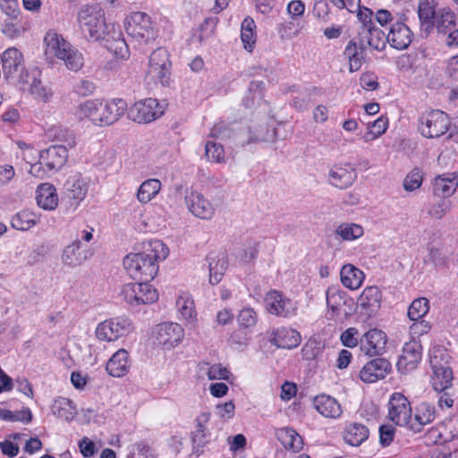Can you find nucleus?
Returning a JSON list of instances; mask_svg holds the SVG:
<instances>
[{"label": "nucleus", "instance_id": "nucleus-1", "mask_svg": "<svg viewBox=\"0 0 458 458\" xmlns=\"http://www.w3.org/2000/svg\"><path fill=\"white\" fill-rule=\"evenodd\" d=\"M168 254L169 249L162 241L150 240L145 243L142 252L128 254L123 259V267L132 279L149 283L158 272L157 262Z\"/></svg>", "mask_w": 458, "mask_h": 458}, {"label": "nucleus", "instance_id": "nucleus-2", "mask_svg": "<svg viewBox=\"0 0 458 458\" xmlns=\"http://www.w3.org/2000/svg\"><path fill=\"white\" fill-rule=\"evenodd\" d=\"M127 111V103L123 98H93L79 104L74 115L79 121H89L94 126H110L119 121Z\"/></svg>", "mask_w": 458, "mask_h": 458}, {"label": "nucleus", "instance_id": "nucleus-3", "mask_svg": "<svg viewBox=\"0 0 458 458\" xmlns=\"http://www.w3.org/2000/svg\"><path fill=\"white\" fill-rule=\"evenodd\" d=\"M77 21L81 33L88 40L100 41L109 30L105 12L98 4L82 6Z\"/></svg>", "mask_w": 458, "mask_h": 458}, {"label": "nucleus", "instance_id": "nucleus-4", "mask_svg": "<svg viewBox=\"0 0 458 458\" xmlns=\"http://www.w3.org/2000/svg\"><path fill=\"white\" fill-rule=\"evenodd\" d=\"M44 41L46 44V53L54 55L58 59L63 60L69 70L77 72L82 68L84 64L82 54L61 35L48 32Z\"/></svg>", "mask_w": 458, "mask_h": 458}, {"label": "nucleus", "instance_id": "nucleus-5", "mask_svg": "<svg viewBox=\"0 0 458 458\" xmlns=\"http://www.w3.org/2000/svg\"><path fill=\"white\" fill-rule=\"evenodd\" d=\"M449 354L443 347L437 346L430 351L431 384L437 392L445 391L452 386L454 376L449 366Z\"/></svg>", "mask_w": 458, "mask_h": 458}, {"label": "nucleus", "instance_id": "nucleus-6", "mask_svg": "<svg viewBox=\"0 0 458 458\" xmlns=\"http://www.w3.org/2000/svg\"><path fill=\"white\" fill-rule=\"evenodd\" d=\"M124 27L127 34L140 43L148 44L157 37L150 17L145 13H132L126 18Z\"/></svg>", "mask_w": 458, "mask_h": 458}, {"label": "nucleus", "instance_id": "nucleus-7", "mask_svg": "<svg viewBox=\"0 0 458 458\" xmlns=\"http://www.w3.org/2000/svg\"><path fill=\"white\" fill-rule=\"evenodd\" d=\"M171 62L168 52L164 48H157L149 56L148 68L146 73L148 83L168 84L171 75Z\"/></svg>", "mask_w": 458, "mask_h": 458}, {"label": "nucleus", "instance_id": "nucleus-8", "mask_svg": "<svg viewBox=\"0 0 458 458\" xmlns=\"http://www.w3.org/2000/svg\"><path fill=\"white\" fill-rule=\"evenodd\" d=\"M133 329L131 319L127 317H117L99 323L95 334L98 340L113 342L129 335Z\"/></svg>", "mask_w": 458, "mask_h": 458}, {"label": "nucleus", "instance_id": "nucleus-9", "mask_svg": "<svg viewBox=\"0 0 458 458\" xmlns=\"http://www.w3.org/2000/svg\"><path fill=\"white\" fill-rule=\"evenodd\" d=\"M128 117L138 123H148L161 117L165 113V105L156 98H145L135 102L128 109Z\"/></svg>", "mask_w": 458, "mask_h": 458}, {"label": "nucleus", "instance_id": "nucleus-10", "mask_svg": "<svg viewBox=\"0 0 458 458\" xmlns=\"http://www.w3.org/2000/svg\"><path fill=\"white\" fill-rule=\"evenodd\" d=\"M449 116L440 110H432L423 114L420 119L419 129L422 136L429 139L444 135L449 129Z\"/></svg>", "mask_w": 458, "mask_h": 458}, {"label": "nucleus", "instance_id": "nucleus-11", "mask_svg": "<svg viewBox=\"0 0 458 458\" xmlns=\"http://www.w3.org/2000/svg\"><path fill=\"white\" fill-rule=\"evenodd\" d=\"M210 412H201L194 420V428L191 432V442L195 453L202 454L204 448L212 441V434L208 428Z\"/></svg>", "mask_w": 458, "mask_h": 458}, {"label": "nucleus", "instance_id": "nucleus-12", "mask_svg": "<svg viewBox=\"0 0 458 458\" xmlns=\"http://www.w3.org/2000/svg\"><path fill=\"white\" fill-rule=\"evenodd\" d=\"M152 334L158 345L169 350L182 342L184 330L179 324L170 322L157 325Z\"/></svg>", "mask_w": 458, "mask_h": 458}, {"label": "nucleus", "instance_id": "nucleus-13", "mask_svg": "<svg viewBox=\"0 0 458 458\" xmlns=\"http://www.w3.org/2000/svg\"><path fill=\"white\" fill-rule=\"evenodd\" d=\"M421 351L422 347L419 341L411 340L405 343L396 363L398 371L406 374L414 370L421 360Z\"/></svg>", "mask_w": 458, "mask_h": 458}, {"label": "nucleus", "instance_id": "nucleus-14", "mask_svg": "<svg viewBox=\"0 0 458 458\" xmlns=\"http://www.w3.org/2000/svg\"><path fill=\"white\" fill-rule=\"evenodd\" d=\"M388 417L398 426H406L411 418V407L408 399L401 393H394L388 403Z\"/></svg>", "mask_w": 458, "mask_h": 458}, {"label": "nucleus", "instance_id": "nucleus-15", "mask_svg": "<svg viewBox=\"0 0 458 458\" xmlns=\"http://www.w3.org/2000/svg\"><path fill=\"white\" fill-rule=\"evenodd\" d=\"M184 201L190 212L201 219H210L215 212L213 205L200 193L186 190Z\"/></svg>", "mask_w": 458, "mask_h": 458}, {"label": "nucleus", "instance_id": "nucleus-16", "mask_svg": "<svg viewBox=\"0 0 458 458\" xmlns=\"http://www.w3.org/2000/svg\"><path fill=\"white\" fill-rule=\"evenodd\" d=\"M386 334L377 328L369 330L360 338V349L369 356L381 354L386 348Z\"/></svg>", "mask_w": 458, "mask_h": 458}, {"label": "nucleus", "instance_id": "nucleus-17", "mask_svg": "<svg viewBox=\"0 0 458 458\" xmlns=\"http://www.w3.org/2000/svg\"><path fill=\"white\" fill-rule=\"evenodd\" d=\"M267 310L279 317H289L294 313L295 307L292 301L278 291H270L265 298Z\"/></svg>", "mask_w": 458, "mask_h": 458}, {"label": "nucleus", "instance_id": "nucleus-18", "mask_svg": "<svg viewBox=\"0 0 458 458\" xmlns=\"http://www.w3.org/2000/svg\"><path fill=\"white\" fill-rule=\"evenodd\" d=\"M391 371V363L383 358L367 362L360 371V378L365 383H374L386 377Z\"/></svg>", "mask_w": 458, "mask_h": 458}, {"label": "nucleus", "instance_id": "nucleus-19", "mask_svg": "<svg viewBox=\"0 0 458 458\" xmlns=\"http://www.w3.org/2000/svg\"><path fill=\"white\" fill-rule=\"evenodd\" d=\"M111 27L112 28L104 36V38L100 40L102 45L116 57L122 59L129 58V47L123 38L122 31L119 29H115L114 25H111Z\"/></svg>", "mask_w": 458, "mask_h": 458}, {"label": "nucleus", "instance_id": "nucleus-20", "mask_svg": "<svg viewBox=\"0 0 458 458\" xmlns=\"http://www.w3.org/2000/svg\"><path fill=\"white\" fill-rule=\"evenodd\" d=\"M41 164H44L50 170L62 168L68 159L67 146L56 144L50 146L39 153Z\"/></svg>", "mask_w": 458, "mask_h": 458}, {"label": "nucleus", "instance_id": "nucleus-21", "mask_svg": "<svg viewBox=\"0 0 458 458\" xmlns=\"http://www.w3.org/2000/svg\"><path fill=\"white\" fill-rule=\"evenodd\" d=\"M268 341L277 348L293 349L301 344V337L295 329L281 327L271 332Z\"/></svg>", "mask_w": 458, "mask_h": 458}, {"label": "nucleus", "instance_id": "nucleus-22", "mask_svg": "<svg viewBox=\"0 0 458 458\" xmlns=\"http://www.w3.org/2000/svg\"><path fill=\"white\" fill-rule=\"evenodd\" d=\"M358 39L360 40V48L369 47L377 51L383 50L387 41L385 32L375 25L369 29L359 30Z\"/></svg>", "mask_w": 458, "mask_h": 458}, {"label": "nucleus", "instance_id": "nucleus-23", "mask_svg": "<svg viewBox=\"0 0 458 458\" xmlns=\"http://www.w3.org/2000/svg\"><path fill=\"white\" fill-rule=\"evenodd\" d=\"M412 33L409 27L403 22L392 25L386 36L387 42L396 49H405L411 42Z\"/></svg>", "mask_w": 458, "mask_h": 458}, {"label": "nucleus", "instance_id": "nucleus-24", "mask_svg": "<svg viewBox=\"0 0 458 458\" xmlns=\"http://www.w3.org/2000/svg\"><path fill=\"white\" fill-rule=\"evenodd\" d=\"M313 405L317 411L326 418L337 419L343 413L337 400L327 394L317 395L313 400Z\"/></svg>", "mask_w": 458, "mask_h": 458}, {"label": "nucleus", "instance_id": "nucleus-25", "mask_svg": "<svg viewBox=\"0 0 458 458\" xmlns=\"http://www.w3.org/2000/svg\"><path fill=\"white\" fill-rule=\"evenodd\" d=\"M4 76L8 79L20 70H23V55L15 47L6 49L1 56Z\"/></svg>", "mask_w": 458, "mask_h": 458}, {"label": "nucleus", "instance_id": "nucleus-26", "mask_svg": "<svg viewBox=\"0 0 458 458\" xmlns=\"http://www.w3.org/2000/svg\"><path fill=\"white\" fill-rule=\"evenodd\" d=\"M356 179V172L352 167L335 166L329 171L328 182L331 185L346 189L350 187Z\"/></svg>", "mask_w": 458, "mask_h": 458}, {"label": "nucleus", "instance_id": "nucleus-27", "mask_svg": "<svg viewBox=\"0 0 458 458\" xmlns=\"http://www.w3.org/2000/svg\"><path fill=\"white\" fill-rule=\"evenodd\" d=\"M129 368V353L126 350L120 349L109 359L106 369L110 376L121 377L128 373Z\"/></svg>", "mask_w": 458, "mask_h": 458}, {"label": "nucleus", "instance_id": "nucleus-28", "mask_svg": "<svg viewBox=\"0 0 458 458\" xmlns=\"http://www.w3.org/2000/svg\"><path fill=\"white\" fill-rule=\"evenodd\" d=\"M64 188L66 196L79 204L87 195L88 182L80 175H73L66 180Z\"/></svg>", "mask_w": 458, "mask_h": 458}, {"label": "nucleus", "instance_id": "nucleus-29", "mask_svg": "<svg viewBox=\"0 0 458 458\" xmlns=\"http://www.w3.org/2000/svg\"><path fill=\"white\" fill-rule=\"evenodd\" d=\"M360 47V40L358 39V41H356L355 39H352L344 48V55L349 62L350 72L359 71L365 61L364 51L366 48Z\"/></svg>", "mask_w": 458, "mask_h": 458}, {"label": "nucleus", "instance_id": "nucleus-30", "mask_svg": "<svg viewBox=\"0 0 458 458\" xmlns=\"http://www.w3.org/2000/svg\"><path fill=\"white\" fill-rule=\"evenodd\" d=\"M458 187V177L455 174H444L434 179V193L439 197H449Z\"/></svg>", "mask_w": 458, "mask_h": 458}, {"label": "nucleus", "instance_id": "nucleus-31", "mask_svg": "<svg viewBox=\"0 0 458 458\" xmlns=\"http://www.w3.org/2000/svg\"><path fill=\"white\" fill-rule=\"evenodd\" d=\"M37 203L45 210H54L58 205V196L54 185L42 183L37 189Z\"/></svg>", "mask_w": 458, "mask_h": 458}, {"label": "nucleus", "instance_id": "nucleus-32", "mask_svg": "<svg viewBox=\"0 0 458 458\" xmlns=\"http://www.w3.org/2000/svg\"><path fill=\"white\" fill-rule=\"evenodd\" d=\"M381 301V292L377 286L366 287L358 299L359 305L367 313L377 310Z\"/></svg>", "mask_w": 458, "mask_h": 458}, {"label": "nucleus", "instance_id": "nucleus-33", "mask_svg": "<svg viewBox=\"0 0 458 458\" xmlns=\"http://www.w3.org/2000/svg\"><path fill=\"white\" fill-rule=\"evenodd\" d=\"M340 276L342 284L351 290L358 289L364 280L363 272L352 264L344 265Z\"/></svg>", "mask_w": 458, "mask_h": 458}, {"label": "nucleus", "instance_id": "nucleus-34", "mask_svg": "<svg viewBox=\"0 0 458 458\" xmlns=\"http://www.w3.org/2000/svg\"><path fill=\"white\" fill-rule=\"evenodd\" d=\"M276 437L278 441L288 450L299 452L302 448V439L301 436L291 428H282L276 431Z\"/></svg>", "mask_w": 458, "mask_h": 458}, {"label": "nucleus", "instance_id": "nucleus-35", "mask_svg": "<svg viewBox=\"0 0 458 458\" xmlns=\"http://www.w3.org/2000/svg\"><path fill=\"white\" fill-rule=\"evenodd\" d=\"M209 267V282L218 284L227 268V260L224 255L209 254L207 258Z\"/></svg>", "mask_w": 458, "mask_h": 458}, {"label": "nucleus", "instance_id": "nucleus-36", "mask_svg": "<svg viewBox=\"0 0 458 458\" xmlns=\"http://www.w3.org/2000/svg\"><path fill=\"white\" fill-rule=\"evenodd\" d=\"M437 11L430 0H420L418 8V14L420 21L421 28L427 32L434 28L435 17Z\"/></svg>", "mask_w": 458, "mask_h": 458}, {"label": "nucleus", "instance_id": "nucleus-37", "mask_svg": "<svg viewBox=\"0 0 458 458\" xmlns=\"http://www.w3.org/2000/svg\"><path fill=\"white\" fill-rule=\"evenodd\" d=\"M81 242L79 239L64 247L62 253V262L68 267H75L81 265L85 257L80 251Z\"/></svg>", "mask_w": 458, "mask_h": 458}, {"label": "nucleus", "instance_id": "nucleus-38", "mask_svg": "<svg viewBox=\"0 0 458 458\" xmlns=\"http://www.w3.org/2000/svg\"><path fill=\"white\" fill-rule=\"evenodd\" d=\"M369 435V428L360 423H352L348 426L344 432V441L353 446L360 445L368 439Z\"/></svg>", "mask_w": 458, "mask_h": 458}, {"label": "nucleus", "instance_id": "nucleus-39", "mask_svg": "<svg viewBox=\"0 0 458 458\" xmlns=\"http://www.w3.org/2000/svg\"><path fill=\"white\" fill-rule=\"evenodd\" d=\"M363 234V227L360 225L355 223H341L335 229V237L344 242L355 241L362 237Z\"/></svg>", "mask_w": 458, "mask_h": 458}, {"label": "nucleus", "instance_id": "nucleus-40", "mask_svg": "<svg viewBox=\"0 0 458 458\" xmlns=\"http://www.w3.org/2000/svg\"><path fill=\"white\" fill-rule=\"evenodd\" d=\"M51 410L55 416L65 420H72L76 415V409L72 401L64 397L56 398Z\"/></svg>", "mask_w": 458, "mask_h": 458}, {"label": "nucleus", "instance_id": "nucleus-41", "mask_svg": "<svg viewBox=\"0 0 458 458\" xmlns=\"http://www.w3.org/2000/svg\"><path fill=\"white\" fill-rule=\"evenodd\" d=\"M161 189V182L157 179H148L143 182L137 192V199L140 203L146 204L157 196Z\"/></svg>", "mask_w": 458, "mask_h": 458}, {"label": "nucleus", "instance_id": "nucleus-42", "mask_svg": "<svg viewBox=\"0 0 458 458\" xmlns=\"http://www.w3.org/2000/svg\"><path fill=\"white\" fill-rule=\"evenodd\" d=\"M135 293L137 296V306L140 304L153 303L158 299V293L156 289L148 283L138 281L134 283Z\"/></svg>", "mask_w": 458, "mask_h": 458}, {"label": "nucleus", "instance_id": "nucleus-43", "mask_svg": "<svg viewBox=\"0 0 458 458\" xmlns=\"http://www.w3.org/2000/svg\"><path fill=\"white\" fill-rule=\"evenodd\" d=\"M38 221L37 214L30 210H22L13 216L11 224L13 228L25 231L34 226Z\"/></svg>", "mask_w": 458, "mask_h": 458}, {"label": "nucleus", "instance_id": "nucleus-44", "mask_svg": "<svg viewBox=\"0 0 458 458\" xmlns=\"http://www.w3.org/2000/svg\"><path fill=\"white\" fill-rule=\"evenodd\" d=\"M435 27L439 33L445 34L455 24L454 13L446 8H442L437 11L435 17Z\"/></svg>", "mask_w": 458, "mask_h": 458}, {"label": "nucleus", "instance_id": "nucleus-45", "mask_svg": "<svg viewBox=\"0 0 458 458\" xmlns=\"http://www.w3.org/2000/svg\"><path fill=\"white\" fill-rule=\"evenodd\" d=\"M255 29L256 24L251 18H245L242 22L241 38L244 48L249 52L252 51V48L256 43L257 37Z\"/></svg>", "mask_w": 458, "mask_h": 458}, {"label": "nucleus", "instance_id": "nucleus-46", "mask_svg": "<svg viewBox=\"0 0 458 458\" xmlns=\"http://www.w3.org/2000/svg\"><path fill=\"white\" fill-rule=\"evenodd\" d=\"M40 76L41 72L37 67L21 70L18 79V84L21 89L29 92V90L38 82Z\"/></svg>", "mask_w": 458, "mask_h": 458}, {"label": "nucleus", "instance_id": "nucleus-47", "mask_svg": "<svg viewBox=\"0 0 458 458\" xmlns=\"http://www.w3.org/2000/svg\"><path fill=\"white\" fill-rule=\"evenodd\" d=\"M176 307L182 317L187 321H193L197 316L193 299L189 294H182L176 300Z\"/></svg>", "mask_w": 458, "mask_h": 458}, {"label": "nucleus", "instance_id": "nucleus-48", "mask_svg": "<svg viewBox=\"0 0 458 458\" xmlns=\"http://www.w3.org/2000/svg\"><path fill=\"white\" fill-rule=\"evenodd\" d=\"M218 19L216 17H209L204 20L199 25V29L193 34V38L199 43H203L211 37H213Z\"/></svg>", "mask_w": 458, "mask_h": 458}, {"label": "nucleus", "instance_id": "nucleus-49", "mask_svg": "<svg viewBox=\"0 0 458 458\" xmlns=\"http://www.w3.org/2000/svg\"><path fill=\"white\" fill-rule=\"evenodd\" d=\"M263 81H251L248 92L243 98V104L246 107L250 108L260 102L263 98Z\"/></svg>", "mask_w": 458, "mask_h": 458}, {"label": "nucleus", "instance_id": "nucleus-50", "mask_svg": "<svg viewBox=\"0 0 458 458\" xmlns=\"http://www.w3.org/2000/svg\"><path fill=\"white\" fill-rule=\"evenodd\" d=\"M429 310V301L427 298L415 299L408 309V317L411 320L422 318Z\"/></svg>", "mask_w": 458, "mask_h": 458}, {"label": "nucleus", "instance_id": "nucleus-51", "mask_svg": "<svg viewBox=\"0 0 458 458\" xmlns=\"http://www.w3.org/2000/svg\"><path fill=\"white\" fill-rule=\"evenodd\" d=\"M442 430L439 432V437L444 442L451 441L455 437H458V415H454L445 420L442 426Z\"/></svg>", "mask_w": 458, "mask_h": 458}, {"label": "nucleus", "instance_id": "nucleus-52", "mask_svg": "<svg viewBox=\"0 0 458 458\" xmlns=\"http://www.w3.org/2000/svg\"><path fill=\"white\" fill-rule=\"evenodd\" d=\"M436 417L435 407L428 403H421L416 409L415 420L420 425H427Z\"/></svg>", "mask_w": 458, "mask_h": 458}, {"label": "nucleus", "instance_id": "nucleus-53", "mask_svg": "<svg viewBox=\"0 0 458 458\" xmlns=\"http://www.w3.org/2000/svg\"><path fill=\"white\" fill-rule=\"evenodd\" d=\"M424 173L421 169L413 168L404 178L403 187L406 191H413L421 186Z\"/></svg>", "mask_w": 458, "mask_h": 458}, {"label": "nucleus", "instance_id": "nucleus-54", "mask_svg": "<svg viewBox=\"0 0 458 458\" xmlns=\"http://www.w3.org/2000/svg\"><path fill=\"white\" fill-rule=\"evenodd\" d=\"M49 137H52L55 140L64 143L63 145L68 148H73L75 146V139L73 134L67 129H62L60 127H53L48 131Z\"/></svg>", "mask_w": 458, "mask_h": 458}, {"label": "nucleus", "instance_id": "nucleus-55", "mask_svg": "<svg viewBox=\"0 0 458 458\" xmlns=\"http://www.w3.org/2000/svg\"><path fill=\"white\" fill-rule=\"evenodd\" d=\"M0 419L5 421H24L28 423L31 421L32 414L30 410L28 408L16 412H13L5 409H0Z\"/></svg>", "mask_w": 458, "mask_h": 458}, {"label": "nucleus", "instance_id": "nucleus-56", "mask_svg": "<svg viewBox=\"0 0 458 458\" xmlns=\"http://www.w3.org/2000/svg\"><path fill=\"white\" fill-rule=\"evenodd\" d=\"M344 303L341 292L335 288H328L327 291V305L331 310L332 317L338 314L341 306Z\"/></svg>", "mask_w": 458, "mask_h": 458}, {"label": "nucleus", "instance_id": "nucleus-57", "mask_svg": "<svg viewBox=\"0 0 458 458\" xmlns=\"http://www.w3.org/2000/svg\"><path fill=\"white\" fill-rule=\"evenodd\" d=\"M205 155L209 161L215 163L225 162V149L221 144L208 141L205 146Z\"/></svg>", "mask_w": 458, "mask_h": 458}, {"label": "nucleus", "instance_id": "nucleus-58", "mask_svg": "<svg viewBox=\"0 0 458 458\" xmlns=\"http://www.w3.org/2000/svg\"><path fill=\"white\" fill-rule=\"evenodd\" d=\"M35 99L47 103L53 97V91L50 87L42 83L41 79L37 82L29 92Z\"/></svg>", "mask_w": 458, "mask_h": 458}, {"label": "nucleus", "instance_id": "nucleus-59", "mask_svg": "<svg viewBox=\"0 0 458 458\" xmlns=\"http://www.w3.org/2000/svg\"><path fill=\"white\" fill-rule=\"evenodd\" d=\"M258 316L256 311L251 308L242 309L238 315V322L242 327L249 328L256 325Z\"/></svg>", "mask_w": 458, "mask_h": 458}, {"label": "nucleus", "instance_id": "nucleus-60", "mask_svg": "<svg viewBox=\"0 0 458 458\" xmlns=\"http://www.w3.org/2000/svg\"><path fill=\"white\" fill-rule=\"evenodd\" d=\"M360 335L359 331L355 327H350L346 329L341 335V341L343 344L349 348H353L360 344Z\"/></svg>", "mask_w": 458, "mask_h": 458}, {"label": "nucleus", "instance_id": "nucleus-61", "mask_svg": "<svg viewBox=\"0 0 458 458\" xmlns=\"http://www.w3.org/2000/svg\"><path fill=\"white\" fill-rule=\"evenodd\" d=\"M357 17L361 24L360 30L369 29L375 25L373 21L374 13L369 8L360 7Z\"/></svg>", "mask_w": 458, "mask_h": 458}, {"label": "nucleus", "instance_id": "nucleus-62", "mask_svg": "<svg viewBox=\"0 0 458 458\" xmlns=\"http://www.w3.org/2000/svg\"><path fill=\"white\" fill-rule=\"evenodd\" d=\"M229 370L223 367L221 364H214L209 366L207 371V376L209 380L215 379H228Z\"/></svg>", "mask_w": 458, "mask_h": 458}, {"label": "nucleus", "instance_id": "nucleus-63", "mask_svg": "<svg viewBox=\"0 0 458 458\" xmlns=\"http://www.w3.org/2000/svg\"><path fill=\"white\" fill-rule=\"evenodd\" d=\"M274 131H270L267 125H260L255 129V133L249 139V142L268 141L274 138Z\"/></svg>", "mask_w": 458, "mask_h": 458}, {"label": "nucleus", "instance_id": "nucleus-64", "mask_svg": "<svg viewBox=\"0 0 458 458\" xmlns=\"http://www.w3.org/2000/svg\"><path fill=\"white\" fill-rule=\"evenodd\" d=\"M412 321L413 323L410 326V334L412 340H415L416 337H420L429 331L430 326L424 319L420 318L419 320Z\"/></svg>", "mask_w": 458, "mask_h": 458}]
</instances>
